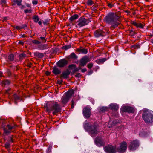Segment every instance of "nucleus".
<instances>
[{"label": "nucleus", "mask_w": 153, "mask_h": 153, "mask_svg": "<svg viewBox=\"0 0 153 153\" xmlns=\"http://www.w3.org/2000/svg\"><path fill=\"white\" fill-rule=\"evenodd\" d=\"M48 48V46L45 44H41L39 45L38 47V48L40 50L46 49Z\"/></svg>", "instance_id": "4be33fe9"}, {"label": "nucleus", "mask_w": 153, "mask_h": 153, "mask_svg": "<svg viewBox=\"0 0 153 153\" xmlns=\"http://www.w3.org/2000/svg\"><path fill=\"white\" fill-rule=\"evenodd\" d=\"M10 84V81L7 80H4L2 82V85L3 86H8Z\"/></svg>", "instance_id": "cd10ccee"}, {"label": "nucleus", "mask_w": 153, "mask_h": 153, "mask_svg": "<svg viewBox=\"0 0 153 153\" xmlns=\"http://www.w3.org/2000/svg\"><path fill=\"white\" fill-rule=\"evenodd\" d=\"M94 141L96 145L99 147L103 146L105 143L103 139L101 137L99 136L96 137Z\"/></svg>", "instance_id": "9b49d317"}, {"label": "nucleus", "mask_w": 153, "mask_h": 153, "mask_svg": "<svg viewBox=\"0 0 153 153\" xmlns=\"http://www.w3.org/2000/svg\"><path fill=\"white\" fill-rule=\"evenodd\" d=\"M9 140H10V142H13V139L11 137L10 138V139Z\"/></svg>", "instance_id": "e2e57ef3"}, {"label": "nucleus", "mask_w": 153, "mask_h": 153, "mask_svg": "<svg viewBox=\"0 0 153 153\" xmlns=\"http://www.w3.org/2000/svg\"><path fill=\"white\" fill-rule=\"evenodd\" d=\"M67 63L68 62L65 59H62L59 61L57 62V65L59 67H62L66 65Z\"/></svg>", "instance_id": "dca6fc26"}, {"label": "nucleus", "mask_w": 153, "mask_h": 153, "mask_svg": "<svg viewBox=\"0 0 153 153\" xmlns=\"http://www.w3.org/2000/svg\"><path fill=\"white\" fill-rule=\"evenodd\" d=\"M38 24L39 25H41L42 24V22L41 21H38Z\"/></svg>", "instance_id": "69168bd1"}, {"label": "nucleus", "mask_w": 153, "mask_h": 153, "mask_svg": "<svg viewBox=\"0 0 153 153\" xmlns=\"http://www.w3.org/2000/svg\"><path fill=\"white\" fill-rule=\"evenodd\" d=\"M105 22L111 25L110 28H115L120 24V20L119 16L114 13H111L104 18Z\"/></svg>", "instance_id": "f257e3e1"}, {"label": "nucleus", "mask_w": 153, "mask_h": 153, "mask_svg": "<svg viewBox=\"0 0 153 153\" xmlns=\"http://www.w3.org/2000/svg\"><path fill=\"white\" fill-rule=\"evenodd\" d=\"M35 22H37L39 20V16L37 15H35L33 16L32 19Z\"/></svg>", "instance_id": "2f4dec72"}, {"label": "nucleus", "mask_w": 153, "mask_h": 153, "mask_svg": "<svg viewBox=\"0 0 153 153\" xmlns=\"http://www.w3.org/2000/svg\"><path fill=\"white\" fill-rule=\"evenodd\" d=\"M106 60V59L105 58H103L100 59H99L95 61V62L98 64H101L105 62Z\"/></svg>", "instance_id": "b1692460"}, {"label": "nucleus", "mask_w": 153, "mask_h": 153, "mask_svg": "<svg viewBox=\"0 0 153 153\" xmlns=\"http://www.w3.org/2000/svg\"><path fill=\"white\" fill-rule=\"evenodd\" d=\"M131 24L134 25V26H135L136 27H138V24L136 22L134 21H132L131 22Z\"/></svg>", "instance_id": "c03bdc74"}, {"label": "nucleus", "mask_w": 153, "mask_h": 153, "mask_svg": "<svg viewBox=\"0 0 153 153\" xmlns=\"http://www.w3.org/2000/svg\"><path fill=\"white\" fill-rule=\"evenodd\" d=\"M81 66H80L79 65V67L78 69H79V70H80V69H81Z\"/></svg>", "instance_id": "774afa93"}, {"label": "nucleus", "mask_w": 153, "mask_h": 153, "mask_svg": "<svg viewBox=\"0 0 153 153\" xmlns=\"http://www.w3.org/2000/svg\"><path fill=\"white\" fill-rule=\"evenodd\" d=\"M43 23L44 24V25H45V24H47V22H43Z\"/></svg>", "instance_id": "338daca9"}, {"label": "nucleus", "mask_w": 153, "mask_h": 153, "mask_svg": "<svg viewBox=\"0 0 153 153\" xmlns=\"http://www.w3.org/2000/svg\"><path fill=\"white\" fill-rule=\"evenodd\" d=\"M34 54L35 56L39 58H42L44 56V53H40L38 52H34Z\"/></svg>", "instance_id": "412c9836"}, {"label": "nucleus", "mask_w": 153, "mask_h": 153, "mask_svg": "<svg viewBox=\"0 0 153 153\" xmlns=\"http://www.w3.org/2000/svg\"><path fill=\"white\" fill-rule=\"evenodd\" d=\"M74 94L73 90H70L67 92L62 97L61 99V103L63 105L65 104L68 101L72 95Z\"/></svg>", "instance_id": "39448f33"}, {"label": "nucleus", "mask_w": 153, "mask_h": 153, "mask_svg": "<svg viewBox=\"0 0 153 153\" xmlns=\"http://www.w3.org/2000/svg\"><path fill=\"white\" fill-rule=\"evenodd\" d=\"M13 1L16 2L18 5L20 6L21 5L22 0H15Z\"/></svg>", "instance_id": "c9c22d12"}, {"label": "nucleus", "mask_w": 153, "mask_h": 153, "mask_svg": "<svg viewBox=\"0 0 153 153\" xmlns=\"http://www.w3.org/2000/svg\"><path fill=\"white\" fill-rule=\"evenodd\" d=\"M13 97L14 99V100L15 101V103L16 104H17L16 101L20 100L21 99L20 96L17 95L16 94H15L13 95Z\"/></svg>", "instance_id": "a878e982"}, {"label": "nucleus", "mask_w": 153, "mask_h": 153, "mask_svg": "<svg viewBox=\"0 0 153 153\" xmlns=\"http://www.w3.org/2000/svg\"><path fill=\"white\" fill-rule=\"evenodd\" d=\"M117 122V121L116 120H114L113 121V124H116Z\"/></svg>", "instance_id": "052dcab7"}, {"label": "nucleus", "mask_w": 153, "mask_h": 153, "mask_svg": "<svg viewBox=\"0 0 153 153\" xmlns=\"http://www.w3.org/2000/svg\"><path fill=\"white\" fill-rule=\"evenodd\" d=\"M108 29L106 28L102 29H98L94 32V35L95 37H98L100 36H104L109 33Z\"/></svg>", "instance_id": "423d86ee"}, {"label": "nucleus", "mask_w": 153, "mask_h": 153, "mask_svg": "<svg viewBox=\"0 0 153 153\" xmlns=\"http://www.w3.org/2000/svg\"><path fill=\"white\" fill-rule=\"evenodd\" d=\"M32 42L36 45L39 44L41 43V42H40L39 40H33L32 41Z\"/></svg>", "instance_id": "4c0bfd02"}, {"label": "nucleus", "mask_w": 153, "mask_h": 153, "mask_svg": "<svg viewBox=\"0 0 153 153\" xmlns=\"http://www.w3.org/2000/svg\"><path fill=\"white\" fill-rule=\"evenodd\" d=\"M71 47V45H66L64 46H63L62 47V49H65V50H67L70 48Z\"/></svg>", "instance_id": "f704fd0d"}, {"label": "nucleus", "mask_w": 153, "mask_h": 153, "mask_svg": "<svg viewBox=\"0 0 153 153\" xmlns=\"http://www.w3.org/2000/svg\"><path fill=\"white\" fill-rule=\"evenodd\" d=\"M153 112L149 111H146L143 112L142 114V117L145 123L149 124L153 122Z\"/></svg>", "instance_id": "20e7f679"}, {"label": "nucleus", "mask_w": 153, "mask_h": 153, "mask_svg": "<svg viewBox=\"0 0 153 153\" xmlns=\"http://www.w3.org/2000/svg\"><path fill=\"white\" fill-rule=\"evenodd\" d=\"M131 24L134 25V26H135L136 27H138V24L136 22L134 21H132L131 22Z\"/></svg>", "instance_id": "a18cd8bd"}, {"label": "nucleus", "mask_w": 153, "mask_h": 153, "mask_svg": "<svg viewBox=\"0 0 153 153\" xmlns=\"http://www.w3.org/2000/svg\"><path fill=\"white\" fill-rule=\"evenodd\" d=\"M70 73V71L68 70L63 71L62 74L60 76L61 78L64 79H66L68 78V76Z\"/></svg>", "instance_id": "f3484780"}, {"label": "nucleus", "mask_w": 153, "mask_h": 153, "mask_svg": "<svg viewBox=\"0 0 153 153\" xmlns=\"http://www.w3.org/2000/svg\"><path fill=\"white\" fill-rule=\"evenodd\" d=\"M51 150V146H49L48 148V149L47 151L48 152H50Z\"/></svg>", "instance_id": "5fc2aeb1"}, {"label": "nucleus", "mask_w": 153, "mask_h": 153, "mask_svg": "<svg viewBox=\"0 0 153 153\" xmlns=\"http://www.w3.org/2000/svg\"><path fill=\"white\" fill-rule=\"evenodd\" d=\"M68 58L69 59H71L74 60H76L77 59V56L74 53H72L68 56Z\"/></svg>", "instance_id": "5701e85b"}, {"label": "nucleus", "mask_w": 153, "mask_h": 153, "mask_svg": "<svg viewBox=\"0 0 153 153\" xmlns=\"http://www.w3.org/2000/svg\"><path fill=\"white\" fill-rule=\"evenodd\" d=\"M6 1L5 0H2L1 1V3L2 5L6 3Z\"/></svg>", "instance_id": "de8ad7c7"}, {"label": "nucleus", "mask_w": 153, "mask_h": 153, "mask_svg": "<svg viewBox=\"0 0 153 153\" xmlns=\"http://www.w3.org/2000/svg\"><path fill=\"white\" fill-rule=\"evenodd\" d=\"M81 76V74H80V73H77V74H76L75 75V76L76 77H77V78H79V77Z\"/></svg>", "instance_id": "09e8293b"}, {"label": "nucleus", "mask_w": 153, "mask_h": 153, "mask_svg": "<svg viewBox=\"0 0 153 153\" xmlns=\"http://www.w3.org/2000/svg\"><path fill=\"white\" fill-rule=\"evenodd\" d=\"M46 74L47 75H48L50 74V73L49 72L47 71H46Z\"/></svg>", "instance_id": "680f3d73"}, {"label": "nucleus", "mask_w": 153, "mask_h": 153, "mask_svg": "<svg viewBox=\"0 0 153 153\" xmlns=\"http://www.w3.org/2000/svg\"><path fill=\"white\" fill-rule=\"evenodd\" d=\"M91 61V59L89 57L85 56L81 58L80 61L79 66L83 67L85 65L86 63Z\"/></svg>", "instance_id": "f8f14e48"}, {"label": "nucleus", "mask_w": 153, "mask_h": 153, "mask_svg": "<svg viewBox=\"0 0 153 153\" xmlns=\"http://www.w3.org/2000/svg\"><path fill=\"white\" fill-rule=\"evenodd\" d=\"M19 44H21L23 45L24 44V43L23 42H22V41H19Z\"/></svg>", "instance_id": "bf43d9fd"}, {"label": "nucleus", "mask_w": 153, "mask_h": 153, "mask_svg": "<svg viewBox=\"0 0 153 153\" xmlns=\"http://www.w3.org/2000/svg\"><path fill=\"white\" fill-rule=\"evenodd\" d=\"M14 59V57L13 54H10L8 56V59L10 61H13Z\"/></svg>", "instance_id": "473e14b6"}, {"label": "nucleus", "mask_w": 153, "mask_h": 153, "mask_svg": "<svg viewBox=\"0 0 153 153\" xmlns=\"http://www.w3.org/2000/svg\"><path fill=\"white\" fill-rule=\"evenodd\" d=\"M62 80L58 81L57 82V83L59 85H61L62 84Z\"/></svg>", "instance_id": "6e6d98bb"}, {"label": "nucleus", "mask_w": 153, "mask_h": 153, "mask_svg": "<svg viewBox=\"0 0 153 153\" xmlns=\"http://www.w3.org/2000/svg\"><path fill=\"white\" fill-rule=\"evenodd\" d=\"M139 146V143L137 140H133L129 143V149L130 150H136Z\"/></svg>", "instance_id": "1a4fd4ad"}, {"label": "nucleus", "mask_w": 153, "mask_h": 153, "mask_svg": "<svg viewBox=\"0 0 153 153\" xmlns=\"http://www.w3.org/2000/svg\"><path fill=\"white\" fill-rule=\"evenodd\" d=\"M53 73L55 75H57L61 73V71L56 66H54L52 71Z\"/></svg>", "instance_id": "6ab92c4d"}, {"label": "nucleus", "mask_w": 153, "mask_h": 153, "mask_svg": "<svg viewBox=\"0 0 153 153\" xmlns=\"http://www.w3.org/2000/svg\"><path fill=\"white\" fill-rule=\"evenodd\" d=\"M109 110V108L107 107H102L100 108V110L99 111L100 112H104L106 111H108Z\"/></svg>", "instance_id": "393cba45"}, {"label": "nucleus", "mask_w": 153, "mask_h": 153, "mask_svg": "<svg viewBox=\"0 0 153 153\" xmlns=\"http://www.w3.org/2000/svg\"><path fill=\"white\" fill-rule=\"evenodd\" d=\"M91 22L89 19H87L85 18L81 17L77 21L76 27L80 28L88 24Z\"/></svg>", "instance_id": "0eeeda50"}, {"label": "nucleus", "mask_w": 153, "mask_h": 153, "mask_svg": "<svg viewBox=\"0 0 153 153\" xmlns=\"http://www.w3.org/2000/svg\"><path fill=\"white\" fill-rule=\"evenodd\" d=\"M84 128L85 129L88 130L92 137L96 136L99 132L97 126L95 125L90 126L88 123H86L84 125Z\"/></svg>", "instance_id": "7ed1b4c3"}, {"label": "nucleus", "mask_w": 153, "mask_h": 153, "mask_svg": "<svg viewBox=\"0 0 153 153\" xmlns=\"http://www.w3.org/2000/svg\"><path fill=\"white\" fill-rule=\"evenodd\" d=\"M138 27H139L141 28H143L144 27V25H143L141 23H138Z\"/></svg>", "instance_id": "a19ab883"}, {"label": "nucleus", "mask_w": 153, "mask_h": 153, "mask_svg": "<svg viewBox=\"0 0 153 153\" xmlns=\"http://www.w3.org/2000/svg\"><path fill=\"white\" fill-rule=\"evenodd\" d=\"M15 28L17 30H20V29H21L22 28V27H21L17 26Z\"/></svg>", "instance_id": "3c124183"}, {"label": "nucleus", "mask_w": 153, "mask_h": 153, "mask_svg": "<svg viewBox=\"0 0 153 153\" xmlns=\"http://www.w3.org/2000/svg\"><path fill=\"white\" fill-rule=\"evenodd\" d=\"M104 149L107 153H116L117 151L116 147L111 145L105 147Z\"/></svg>", "instance_id": "9d476101"}, {"label": "nucleus", "mask_w": 153, "mask_h": 153, "mask_svg": "<svg viewBox=\"0 0 153 153\" xmlns=\"http://www.w3.org/2000/svg\"><path fill=\"white\" fill-rule=\"evenodd\" d=\"M131 47L132 48L134 49H137L140 48V45L139 44H137L136 45H132Z\"/></svg>", "instance_id": "e433bc0d"}, {"label": "nucleus", "mask_w": 153, "mask_h": 153, "mask_svg": "<svg viewBox=\"0 0 153 153\" xmlns=\"http://www.w3.org/2000/svg\"><path fill=\"white\" fill-rule=\"evenodd\" d=\"M68 68L71 69H74L73 71V72H76L79 70V69L78 68H76V65L74 64H71L70 65L68 66Z\"/></svg>", "instance_id": "aec40b11"}, {"label": "nucleus", "mask_w": 153, "mask_h": 153, "mask_svg": "<svg viewBox=\"0 0 153 153\" xmlns=\"http://www.w3.org/2000/svg\"><path fill=\"white\" fill-rule=\"evenodd\" d=\"M79 16L77 14H74L69 19L72 22L78 18Z\"/></svg>", "instance_id": "bb28decb"}, {"label": "nucleus", "mask_w": 153, "mask_h": 153, "mask_svg": "<svg viewBox=\"0 0 153 153\" xmlns=\"http://www.w3.org/2000/svg\"><path fill=\"white\" fill-rule=\"evenodd\" d=\"M5 121L4 120L0 119V126H1L3 129L5 127Z\"/></svg>", "instance_id": "c85d7f7f"}, {"label": "nucleus", "mask_w": 153, "mask_h": 153, "mask_svg": "<svg viewBox=\"0 0 153 153\" xmlns=\"http://www.w3.org/2000/svg\"><path fill=\"white\" fill-rule=\"evenodd\" d=\"M108 6L110 8H112L113 6V4H112L111 3H109L108 4Z\"/></svg>", "instance_id": "8fccbe9b"}, {"label": "nucleus", "mask_w": 153, "mask_h": 153, "mask_svg": "<svg viewBox=\"0 0 153 153\" xmlns=\"http://www.w3.org/2000/svg\"><path fill=\"white\" fill-rule=\"evenodd\" d=\"M86 71L87 69L86 68H84L81 71V72L83 73L85 72Z\"/></svg>", "instance_id": "4d7b16f0"}, {"label": "nucleus", "mask_w": 153, "mask_h": 153, "mask_svg": "<svg viewBox=\"0 0 153 153\" xmlns=\"http://www.w3.org/2000/svg\"><path fill=\"white\" fill-rule=\"evenodd\" d=\"M24 12L26 13H29V12H30V10L27 9L25 10Z\"/></svg>", "instance_id": "864d4df0"}, {"label": "nucleus", "mask_w": 153, "mask_h": 153, "mask_svg": "<svg viewBox=\"0 0 153 153\" xmlns=\"http://www.w3.org/2000/svg\"><path fill=\"white\" fill-rule=\"evenodd\" d=\"M83 115L86 118H88L90 117L91 114V109L87 107H86L83 108Z\"/></svg>", "instance_id": "ddd939ff"}, {"label": "nucleus", "mask_w": 153, "mask_h": 153, "mask_svg": "<svg viewBox=\"0 0 153 153\" xmlns=\"http://www.w3.org/2000/svg\"><path fill=\"white\" fill-rule=\"evenodd\" d=\"M93 65L92 63H89L87 67L88 68L91 69L92 68V67L93 66Z\"/></svg>", "instance_id": "37998d69"}, {"label": "nucleus", "mask_w": 153, "mask_h": 153, "mask_svg": "<svg viewBox=\"0 0 153 153\" xmlns=\"http://www.w3.org/2000/svg\"><path fill=\"white\" fill-rule=\"evenodd\" d=\"M135 34V33L133 30H130V35L132 36H134Z\"/></svg>", "instance_id": "ea45409f"}, {"label": "nucleus", "mask_w": 153, "mask_h": 153, "mask_svg": "<svg viewBox=\"0 0 153 153\" xmlns=\"http://www.w3.org/2000/svg\"><path fill=\"white\" fill-rule=\"evenodd\" d=\"M27 56L24 53H22L19 55V59L20 60H22L25 58Z\"/></svg>", "instance_id": "7c9ffc66"}, {"label": "nucleus", "mask_w": 153, "mask_h": 153, "mask_svg": "<svg viewBox=\"0 0 153 153\" xmlns=\"http://www.w3.org/2000/svg\"><path fill=\"white\" fill-rule=\"evenodd\" d=\"M44 108L46 111L48 113L52 112L53 115L60 112L61 110V107L56 102H47L45 104Z\"/></svg>", "instance_id": "f03ea898"}, {"label": "nucleus", "mask_w": 153, "mask_h": 153, "mask_svg": "<svg viewBox=\"0 0 153 153\" xmlns=\"http://www.w3.org/2000/svg\"><path fill=\"white\" fill-rule=\"evenodd\" d=\"M109 107L112 110L117 111L119 108L118 105L116 104L112 103L109 105Z\"/></svg>", "instance_id": "a211bd4d"}, {"label": "nucleus", "mask_w": 153, "mask_h": 153, "mask_svg": "<svg viewBox=\"0 0 153 153\" xmlns=\"http://www.w3.org/2000/svg\"><path fill=\"white\" fill-rule=\"evenodd\" d=\"M38 39L41 42V43H45L46 41L45 38L44 37H40V38H38Z\"/></svg>", "instance_id": "c756f323"}, {"label": "nucleus", "mask_w": 153, "mask_h": 153, "mask_svg": "<svg viewBox=\"0 0 153 153\" xmlns=\"http://www.w3.org/2000/svg\"><path fill=\"white\" fill-rule=\"evenodd\" d=\"M87 4L88 5H91L93 4V2L91 0H88L87 1Z\"/></svg>", "instance_id": "58836bf2"}, {"label": "nucleus", "mask_w": 153, "mask_h": 153, "mask_svg": "<svg viewBox=\"0 0 153 153\" xmlns=\"http://www.w3.org/2000/svg\"><path fill=\"white\" fill-rule=\"evenodd\" d=\"M17 125H15L14 126H11L10 125H7L6 127H4L3 130L4 132L5 133H9L11 132L12 129H14L17 126Z\"/></svg>", "instance_id": "4468645a"}, {"label": "nucleus", "mask_w": 153, "mask_h": 153, "mask_svg": "<svg viewBox=\"0 0 153 153\" xmlns=\"http://www.w3.org/2000/svg\"><path fill=\"white\" fill-rule=\"evenodd\" d=\"M122 110L123 112L132 113L134 112V109L133 107L128 106H124L122 108Z\"/></svg>", "instance_id": "2eb2a0df"}, {"label": "nucleus", "mask_w": 153, "mask_h": 153, "mask_svg": "<svg viewBox=\"0 0 153 153\" xmlns=\"http://www.w3.org/2000/svg\"><path fill=\"white\" fill-rule=\"evenodd\" d=\"M127 144L126 142L123 141L119 144V146L117 148V151L120 153H124L127 149Z\"/></svg>", "instance_id": "6e6552de"}, {"label": "nucleus", "mask_w": 153, "mask_h": 153, "mask_svg": "<svg viewBox=\"0 0 153 153\" xmlns=\"http://www.w3.org/2000/svg\"><path fill=\"white\" fill-rule=\"evenodd\" d=\"M71 108H73L74 107V104L75 103V102L74 101V100H72L71 101Z\"/></svg>", "instance_id": "79ce46f5"}, {"label": "nucleus", "mask_w": 153, "mask_h": 153, "mask_svg": "<svg viewBox=\"0 0 153 153\" xmlns=\"http://www.w3.org/2000/svg\"><path fill=\"white\" fill-rule=\"evenodd\" d=\"M10 144L8 143H6L5 144V147L7 148L8 149L9 148Z\"/></svg>", "instance_id": "49530a36"}, {"label": "nucleus", "mask_w": 153, "mask_h": 153, "mask_svg": "<svg viewBox=\"0 0 153 153\" xmlns=\"http://www.w3.org/2000/svg\"><path fill=\"white\" fill-rule=\"evenodd\" d=\"M79 51L84 54H86L87 53V49L85 48H82V49H80L79 50Z\"/></svg>", "instance_id": "72a5a7b5"}, {"label": "nucleus", "mask_w": 153, "mask_h": 153, "mask_svg": "<svg viewBox=\"0 0 153 153\" xmlns=\"http://www.w3.org/2000/svg\"><path fill=\"white\" fill-rule=\"evenodd\" d=\"M93 72V71H90L88 73V74L89 75H90Z\"/></svg>", "instance_id": "13d9d810"}, {"label": "nucleus", "mask_w": 153, "mask_h": 153, "mask_svg": "<svg viewBox=\"0 0 153 153\" xmlns=\"http://www.w3.org/2000/svg\"><path fill=\"white\" fill-rule=\"evenodd\" d=\"M2 73L1 71L0 70V77H1L2 76Z\"/></svg>", "instance_id": "0e129e2a"}, {"label": "nucleus", "mask_w": 153, "mask_h": 153, "mask_svg": "<svg viewBox=\"0 0 153 153\" xmlns=\"http://www.w3.org/2000/svg\"><path fill=\"white\" fill-rule=\"evenodd\" d=\"M32 3L33 4H36L37 3V1L36 0L33 1Z\"/></svg>", "instance_id": "603ef678"}]
</instances>
